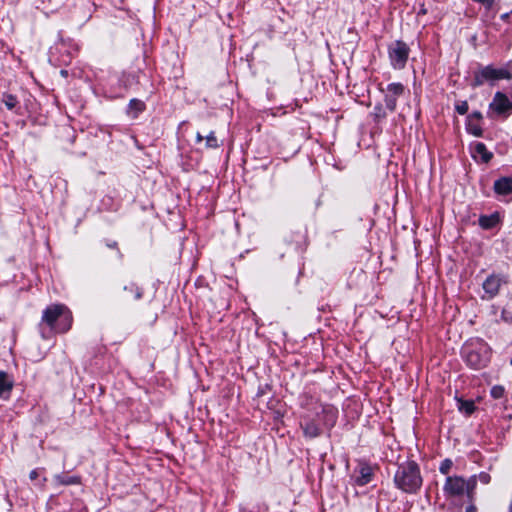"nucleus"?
<instances>
[{
	"mask_svg": "<svg viewBox=\"0 0 512 512\" xmlns=\"http://www.w3.org/2000/svg\"><path fill=\"white\" fill-rule=\"evenodd\" d=\"M204 140V137L200 134V133H197L196 135V141L198 143L202 142Z\"/></svg>",
	"mask_w": 512,
	"mask_h": 512,
	"instance_id": "c85d7f7f",
	"label": "nucleus"
},
{
	"mask_svg": "<svg viewBox=\"0 0 512 512\" xmlns=\"http://www.w3.org/2000/svg\"><path fill=\"white\" fill-rule=\"evenodd\" d=\"M476 485V476H472L467 480L461 476H449L446 479L443 489L449 496H461L466 493L469 500H472Z\"/></svg>",
	"mask_w": 512,
	"mask_h": 512,
	"instance_id": "7ed1b4c3",
	"label": "nucleus"
},
{
	"mask_svg": "<svg viewBox=\"0 0 512 512\" xmlns=\"http://www.w3.org/2000/svg\"><path fill=\"white\" fill-rule=\"evenodd\" d=\"M372 469L369 466H362L360 468V476L357 478L358 485H366L371 481Z\"/></svg>",
	"mask_w": 512,
	"mask_h": 512,
	"instance_id": "2eb2a0df",
	"label": "nucleus"
},
{
	"mask_svg": "<svg viewBox=\"0 0 512 512\" xmlns=\"http://www.w3.org/2000/svg\"><path fill=\"white\" fill-rule=\"evenodd\" d=\"M206 146L207 147H210V148H216L218 147V141H217V138L215 137L214 135V132H211L207 137H206Z\"/></svg>",
	"mask_w": 512,
	"mask_h": 512,
	"instance_id": "5701e85b",
	"label": "nucleus"
},
{
	"mask_svg": "<svg viewBox=\"0 0 512 512\" xmlns=\"http://www.w3.org/2000/svg\"><path fill=\"white\" fill-rule=\"evenodd\" d=\"M14 386L12 378L4 371H0V398H7Z\"/></svg>",
	"mask_w": 512,
	"mask_h": 512,
	"instance_id": "9d476101",
	"label": "nucleus"
},
{
	"mask_svg": "<svg viewBox=\"0 0 512 512\" xmlns=\"http://www.w3.org/2000/svg\"><path fill=\"white\" fill-rule=\"evenodd\" d=\"M499 221H500V218H499L498 213H494L489 216L482 215L479 218V225L483 229H491V228L495 227L499 223Z\"/></svg>",
	"mask_w": 512,
	"mask_h": 512,
	"instance_id": "f8f14e48",
	"label": "nucleus"
},
{
	"mask_svg": "<svg viewBox=\"0 0 512 512\" xmlns=\"http://www.w3.org/2000/svg\"><path fill=\"white\" fill-rule=\"evenodd\" d=\"M476 119V120H480L482 119V114L479 112V111H475L473 112L470 116H469V120L468 121H472Z\"/></svg>",
	"mask_w": 512,
	"mask_h": 512,
	"instance_id": "a878e982",
	"label": "nucleus"
},
{
	"mask_svg": "<svg viewBox=\"0 0 512 512\" xmlns=\"http://www.w3.org/2000/svg\"><path fill=\"white\" fill-rule=\"evenodd\" d=\"M302 428L305 436L309 438H315L320 435V428L313 421H307L305 424H302Z\"/></svg>",
	"mask_w": 512,
	"mask_h": 512,
	"instance_id": "ddd939ff",
	"label": "nucleus"
},
{
	"mask_svg": "<svg viewBox=\"0 0 512 512\" xmlns=\"http://www.w3.org/2000/svg\"><path fill=\"white\" fill-rule=\"evenodd\" d=\"M129 108L131 110H135V112H136L135 116H136L139 112H142L145 109V104L141 100L132 99L129 103Z\"/></svg>",
	"mask_w": 512,
	"mask_h": 512,
	"instance_id": "6ab92c4d",
	"label": "nucleus"
},
{
	"mask_svg": "<svg viewBox=\"0 0 512 512\" xmlns=\"http://www.w3.org/2000/svg\"><path fill=\"white\" fill-rule=\"evenodd\" d=\"M375 117L377 120H380L386 117V113L383 111L381 107H376Z\"/></svg>",
	"mask_w": 512,
	"mask_h": 512,
	"instance_id": "393cba45",
	"label": "nucleus"
},
{
	"mask_svg": "<svg viewBox=\"0 0 512 512\" xmlns=\"http://www.w3.org/2000/svg\"><path fill=\"white\" fill-rule=\"evenodd\" d=\"M2 102L9 110L15 108L18 103L17 98L14 95L8 93L3 94Z\"/></svg>",
	"mask_w": 512,
	"mask_h": 512,
	"instance_id": "a211bd4d",
	"label": "nucleus"
},
{
	"mask_svg": "<svg viewBox=\"0 0 512 512\" xmlns=\"http://www.w3.org/2000/svg\"><path fill=\"white\" fill-rule=\"evenodd\" d=\"M42 321L57 332H65L71 326L72 316L66 306L54 304L45 309Z\"/></svg>",
	"mask_w": 512,
	"mask_h": 512,
	"instance_id": "f03ea898",
	"label": "nucleus"
},
{
	"mask_svg": "<svg viewBox=\"0 0 512 512\" xmlns=\"http://www.w3.org/2000/svg\"><path fill=\"white\" fill-rule=\"evenodd\" d=\"M511 365H512V358H511Z\"/></svg>",
	"mask_w": 512,
	"mask_h": 512,
	"instance_id": "f704fd0d",
	"label": "nucleus"
},
{
	"mask_svg": "<svg viewBox=\"0 0 512 512\" xmlns=\"http://www.w3.org/2000/svg\"><path fill=\"white\" fill-rule=\"evenodd\" d=\"M427 13V10L426 8L422 5L420 11H419V14H426Z\"/></svg>",
	"mask_w": 512,
	"mask_h": 512,
	"instance_id": "2f4dec72",
	"label": "nucleus"
},
{
	"mask_svg": "<svg viewBox=\"0 0 512 512\" xmlns=\"http://www.w3.org/2000/svg\"><path fill=\"white\" fill-rule=\"evenodd\" d=\"M394 481L397 487L404 492H415L422 484L418 465L413 461L400 465L395 474Z\"/></svg>",
	"mask_w": 512,
	"mask_h": 512,
	"instance_id": "f257e3e1",
	"label": "nucleus"
},
{
	"mask_svg": "<svg viewBox=\"0 0 512 512\" xmlns=\"http://www.w3.org/2000/svg\"><path fill=\"white\" fill-rule=\"evenodd\" d=\"M389 57L395 69H402L408 60L410 49L403 41H395L389 46Z\"/></svg>",
	"mask_w": 512,
	"mask_h": 512,
	"instance_id": "39448f33",
	"label": "nucleus"
},
{
	"mask_svg": "<svg viewBox=\"0 0 512 512\" xmlns=\"http://www.w3.org/2000/svg\"><path fill=\"white\" fill-rule=\"evenodd\" d=\"M475 1L481 3L486 8H491L494 3V0H475Z\"/></svg>",
	"mask_w": 512,
	"mask_h": 512,
	"instance_id": "bb28decb",
	"label": "nucleus"
},
{
	"mask_svg": "<svg viewBox=\"0 0 512 512\" xmlns=\"http://www.w3.org/2000/svg\"><path fill=\"white\" fill-rule=\"evenodd\" d=\"M38 471L37 470H32L29 474V478L31 480H36L38 478Z\"/></svg>",
	"mask_w": 512,
	"mask_h": 512,
	"instance_id": "cd10ccee",
	"label": "nucleus"
},
{
	"mask_svg": "<svg viewBox=\"0 0 512 512\" xmlns=\"http://www.w3.org/2000/svg\"><path fill=\"white\" fill-rule=\"evenodd\" d=\"M61 73H62V75L67 74V72H66V71H64V70H62V71H61Z\"/></svg>",
	"mask_w": 512,
	"mask_h": 512,
	"instance_id": "72a5a7b5",
	"label": "nucleus"
},
{
	"mask_svg": "<svg viewBox=\"0 0 512 512\" xmlns=\"http://www.w3.org/2000/svg\"><path fill=\"white\" fill-rule=\"evenodd\" d=\"M452 465H453V463H452V461L450 459H445V460L442 461L439 470H440V472L442 474L446 475V474L449 473Z\"/></svg>",
	"mask_w": 512,
	"mask_h": 512,
	"instance_id": "4be33fe9",
	"label": "nucleus"
},
{
	"mask_svg": "<svg viewBox=\"0 0 512 512\" xmlns=\"http://www.w3.org/2000/svg\"><path fill=\"white\" fill-rule=\"evenodd\" d=\"M501 19L507 21L509 19V13L502 14Z\"/></svg>",
	"mask_w": 512,
	"mask_h": 512,
	"instance_id": "c756f323",
	"label": "nucleus"
},
{
	"mask_svg": "<svg viewBox=\"0 0 512 512\" xmlns=\"http://www.w3.org/2000/svg\"><path fill=\"white\" fill-rule=\"evenodd\" d=\"M505 283L506 280L501 275L491 274L488 276L482 284V288L484 290L482 299L490 300L494 298L498 295L501 286Z\"/></svg>",
	"mask_w": 512,
	"mask_h": 512,
	"instance_id": "423d86ee",
	"label": "nucleus"
},
{
	"mask_svg": "<svg viewBox=\"0 0 512 512\" xmlns=\"http://www.w3.org/2000/svg\"><path fill=\"white\" fill-rule=\"evenodd\" d=\"M455 108L460 115H464L468 112V103L467 101H462L458 103Z\"/></svg>",
	"mask_w": 512,
	"mask_h": 512,
	"instance_id": "b1692460",
	"label": "nucleus"
},
{
	"mask_svg": "<svg viewBox=\"0 0 512 512\" xmlns=\"http://www.w3.org/2000/svg\"><path fill=\"white\" fill-rule=\"evenodd\" d=\"M489 360L488 350L484 347V351H478L475 349H470L466 353V362L474 369H480L484 367Z\"/></svg>",
	"mask_w": 512,
	"mask_h": 512,
	"instance_id": "6e6552de",
	"label": "nucleus"
},
{
	"mask_svg": "<svg viewBox=\"0 0 512 512\" xmlns=\"http://www.w3.org/2000/svg\"><path fill=\"white\" fill-rule=\"evenodd\" d=\"M136 297H137V298H140V297H141V293H140V292H137Z\"/></svg>",
	"mask_w": 512,
	"mask_h": 512,
	"instance_id": "473e14b6",
	"label": "nucleus"
},
{
	"mask_svg": "<svg viewBox=\"0 0 512 512\" xmlns=\"http://www.w3.org/2000/svg\"><path fill=\"white\" fill-rule=\"evenodd\" d=\"M404 93V86L401 83H391L387 86L385 94L386 108L393 112L396 109L397 98Z\"/></svg>",
	"mask_w": 512,
	"mask_h": 512,
	"instance_id": "0eeeda50",
	"label": "nucleus"
},
{
	"mask_svg": "<svg viewBox=\"0 0 512 512\" xmlns=\"http://www.w3.org/2000/svg\"><path fill=\"white\" fill-rule=\"evenodd\" d=\"M459 410L466 415H471L475 411V404L473 401L459 400Z\"/></svg>",
	"mask_w": 512,
	"mask_h": 512,
	"instance_id": "f3484780",
	"label": "nucleus"
},
{
	"mask_svg": "<svg viewBox=\"0 0 512 512\" xmlns=\"http://www.w3.org/2000/svg\"><path fill=\"white\" fill-rule=\"evenodd\" d=\"M494 191L498 195H508L512 193V178L502 177L495 181Z\"/></svg>",
	"mask_w": 512,
	"mask_h": 512,
	"instance_id": "9b49d317",
	"label": "nucleus"
},
{
	"mask_svg": "<svg viewBox=\"0 0 512 512\" xmlns=\"http://www.w3.org/2000/svg\"><path fill=\"white\" fill-rule=\"evenodd\" d=\"M490 108L499 114L508 112L512 108V104L508 97L502 92H497L494 96Z\"/></svg>",
	"mask_w": 512,
	"mask_h": 512,
	"instance_id": "1a4fd4ad",
	"label": "nucleus"
},
{
	"mask_svg": "<svg viewBox=\"0 0 512 512\" xmlns=\"http://www.w3.org/2000/svg\"><path fill=\"white\" fill-rule=\"evenodd\" d=\"M512 74L507 69H496L489 65L474 73L472 86H481L485 81H496L500 79H511Z\"/></svg>",
	"mask_w": 512,
	"mask_h": 512,
	"instance_id": "20e7f679",
	"label": "nucleus"
},
{
	"mask_svg": "<svg viewBox=\"0 0 512 512\" xmlns=\"http://www.w3.org/2000/svg\"><path fill=\"white\" fill-rule=\"evenodd\" d=\"M467 129L468 131L477 136V137H480L482 136V129L480 126L474 124L472 121H468V126H467Z\"/></svg>",
	"mask_w": 512,
	"mask_h": 512,
	"instance_id": "aec40b11",
	"label": "nucleus"
},
{
	"mask_svg": "<svg viewBox=\"0 0 512 512\" xmlns=\"http://www.w3.org/2000/svg\"><path fill=\"white\" fill-rule=\"evenodd\" d=\"M466 512H476V508L474 506H469L467 507Z\"/></svg>",
	"mask_w": 512,
	"mask_h": 512,
	"instance_id": "7c9ffc66",
	"label": "nucleus"
},
{
	"mask_svg": "<svg viewBox=\"0 0 512 512\" xmlns=\"http://www.w3.org/2000/svg\"><path fill=\"white\" fill-rule=\"evenodd\" d=\"M55 479L61 485L80 484V481H81V478L79 476H67V475H57L55 477Z\"/></svg>",
	"mask_w": 512,
	"mask_h": 512,
	"instance_id": "dca6fc26",
	"label": "nucleus"
},
{
	"mask_svg": "<svg viewBox=\"0 0 512 512\" xmlns=\"http://www.w3.org/2000/svg\"><path fill=\"white\" fill-rule=\"evenodd\" d=\"M475 153L481 157L484 163H488L492 158V153L489 152L485 144L481 142L475 144Z\"/></svg>",
	"mask_w": 512,
	"mask_h": 512,
	"instance_id": "4468645a",
	"label": "nucleus"
},
{
	"mask_svg": "<svg viewBox=\"0 0 512 512\" xmlns=\"http://www.w3.org/2000/svg\"><path fill=\"white\" fill-rule=\"evenodd\" d=\"M504 388L502 386L496 385L491 388V396L494 399H500L504 396Z\"/></svg>",
	"mask_w": 512,
	"mask_h": 512,
	"instance_id": "412c9836",
	"label": "nucleus"
}]
</instances>
